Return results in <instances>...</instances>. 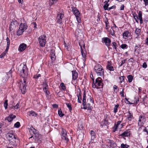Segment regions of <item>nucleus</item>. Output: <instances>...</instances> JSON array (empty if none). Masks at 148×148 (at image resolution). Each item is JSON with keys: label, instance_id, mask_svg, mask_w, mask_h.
Wrapping results in <instances>:
<instances>
[{"label": "nucleus", "instance_id": "obj_1", "mask_svg": "<svg viewBox=\"0 0 148 148\" xmlns=\"http://www.w3.org/2000/svg\"><path fill=\"white\" fill-rule=\"evenodd\" d=\"M72 11L73 14L75 16L77 20L78 23V24L77 25V27L78 30L77 29L75 31L76 35H77L78 36L79 34V31L80 32V33H82L81 29H82V25H81L80 24H79V23L81 22V19L80 17V14L79 11L75 8H73V9Z\"/></svg>", "mask_w": 148, "mask_h": 148}, {"label": "nucleus", "instance_id": "obj_2", "mask_svg": "<svg viewBox=\"0 0 148 148\" xmlns=\"http://www.w3.org/2000/svg\"><path fill=\"white\" fill-rule=\"evenodd\" d=\"M82 104L84 106V108L85 109L91 110L92 107L91 104H92L88 102V100L87 99V104L86 103V91L85 89L84 90V93L83 96Z\"/></svg>", "mask_w": 148, "mask_h": 148}, {"label": "nucleus", "instance_id": "obj_3", "mask_svg": "<svg viewBox=\"0 0 148 148\" xmlns=\"http://www.w3.org/2000/svg\"><path fill=\"white\" fill-rule=\"evenodd\" d=\"M30 132H32L34 135V136H32L29 138L30 139L33 137V138L36 141H38L40 139L41 137V136L38 133V131L35 129L34 128H32V129H31L29 130Z\"/></svg>", "mask_w": 148, "mask_h": 148}, {"label": "nucleus", "instance_id": "obj_4", "mask_svg": "<svg viewBox=\"0 0 148 148\" xmlns=\"http://www.w3.org/2000/svg\"><path fill=\"white\" fill-rule=\"evenodd\" d=\"M23 82L21 81L20 83L19 88L21 90L22 93L24 94L26 91V80L25 79H23Z\"/></svg>", "mask_w": 148, "mask_h": 148}, {"label": "nucleus", "instance_id": "obj_5", "mask_svg": "<svg viewBox=\"0 0 148 148\" xmlns=\"http://www.w3.org/2000/svg\"><path fill=\"white\" fill-rule=\"evenodd\" d=\"M61 138L62 140H64L67 143L69 141L67 134V132L63 128L62 129L61 132Z\"/></svg>", "mask_w": 148, "mask_h": 148}, {"label": "nucleus", "instance_id": "obj_6", "mask_svg": "<svg viewBox=\"0 0 148 148\" xmlns=\"http://www.w3.org/2000/svg\"><path fill=\"white\" fill-rule=\"evenodd\" d=\"M18 23L17 21L14 20L11 21L9 29L10 31L12 30H14L18 27Z\"/></svg>", "mask_w": 148, "mask_h": 148}, {"label": "nucleus", "instance_id": "obj_7", "mask_svg": "<svg viewBox=\"0 0 148 148\" xmlns=\"http://www.w3.org/2000/svg\"><path fill=\"white\" fill-rule=\"evenodd\" d=\"M27 71V66L24 65L22 70L20 71V75L23 78V79H25V78L27 75L28 74Z\"/></svg>", "mask_w": 148, "mask_h": 148}, {"label": "nucleus", "instance_id": "obj_8", "mask_svg": "<svg viewBox=\"0 0 148 148\" xmlns=\"http://www.w3.org/2000/svg\"><path fill=\"white\" fill-rule=\"evenodd\" d=\"M46 36L45 35H42L39 36L38 40L40 45L42 47H44L46 42Z\"/></svg>", "mask_w": 148, "mask_h": 148}, {"label": "nucleus", "instance_id": "obj_9", "mask_svg": "<svg viewBox=\"0 0 148 148\" xmlns=\"http://www.w3.org/2000/svg\"><path fill=\"white\" fill-rule=\"evenodd\" d=\"M102 82V79L100 77H99L96 79L95 82L97 86H101L102 87L103 86V83Z\"/></svg>", "mask_w": 148, "mask_h": 148}, {"label": "nucleus", "instance_id": "obj_10", "mask_svg": "<svg viewBox=\"0 0 148 148\" xmlns=\"http://www.w3.org/2000/svg\"><path fill=\"white\" fill-rule=\"evenodd\" d=\"M64 16V14H58L57 16V22L59 23L60 24L62 22V18Z\"/></svg>", "mask_w": 148, "mask_h": 148}, {"label": "nucleus", "instance_id": "obj_11", "mask_svg": "<svg viewBox=\"0 0 148 148\" xmlns=\"http://www.w3.org/2000/svg\"><path fill=\"white\" fill-rule=\"evenodd\" d=\"M103 40L106 46H108L110 45L111 41L110 38L105 37L103 38Z\"/></svg>", "mask_w": 148, "mask_h": 148}, {"label": "nucleus", "instance_id": "obj_12", "mask_svg": "<svg viewBox=\"0 0 148 148\" xmlns=\"http://www.w3.org/2000/svg\"><path fill=\"white\" fill-rule=\"evenodd\" d=\"M82 92L80 89L79 90V92L77 93V96L78 97L77 102L80 103H81V100H82Z\"/></svg>", "mask_w": 148, "mask_h": 148}, {"label": "nucleus", "instance_id": "obj_13", "mask_svg": "<svg viewBox=\"0 0 148 148\" xmlns=\"http://www.w3.org/2000/svg\"><path fill=\"white\" fill-rule=\"evenodd\" d=\"M144 119V116L143 115H140L139 117V120L138 124V125H141L142 123H143V121Z\"/></svg>", "mask_w": 148, "mask_h": 148}, {"label": "nucleus", "instance_id": "obj_14", "mask_svg": "<svg viewBox=\"0 0 148 148\" xmlns=\"http://www.w3.org/2000/svg\"><path fill=\"white\" fill-rule=\"evenodd\" d=\"M16 116L12 114L6 117L5 119L8 120V122H10Z\"/></svg>", "mask_w": 148, "mask_h": 148}, {"label": "nucleus", "instance_id": "obj_15", "mask_svg": "<svg viewBox=\"0 0 148 148\" xmlns=\"http://www.w3.org/2000/svg\"><path fill=\"white\" fill-rule=\"evenodd\" d=\"M50 57L52 60L54 61L55 60V51L53 50H51L50 51Z\"/></svg>", "mask_w": 148, "mask_h": 148}, {"label": "nucleus", "instance_id": "obj_16", "mask_svg": "<svg viewBox=\"0 0 148 148\" xmlns=\"http://www.w3.org/2000/svg\"><path fill=\"white\" fill-rule=\"evenodd\" d=\"M27 26L25 23H21L20 24L19 26V28L24 32L27 29Z\"/></svg>", "mask_w": 148, "mask_h": 148}, {"label": "nucleus", "instance_id": "obj_17", "mask_svg": "<svg viewBox=\"0 0 148 148\" xmlns=\"http://www.w3.org/2000/svg\"><path fill=\"white\" fill-rule=\"evenodd\" d=\"M108 145L112 147H115L116 146V144L112 140H109L108 141Z\"/></svg>", "mask_w": 148, "mask_h": 148}, {"label": "nucleus", "instance_id": "obj_18", "mask_svg": "<svg viewBox=\"0 0 148 148\" xmlns=\"http://www.w3.org/2000/svg\"><path fill=\"white\" fill-rule=\"evenodd\" d=\"M100 70H97L98 71H95L98 76H102L104 75V72L102 68L99 69Z\"/></svg>", "mask_w": 148, "mask_h": 148}, {"label": "nucleus", "instance_id": "obj_19", "mask_svg": "<svg viewBox=\"0 0 148 148\" xmlns=\"http://www.w3.org/2000/svg\"><path fill=\"white\" fill-rule=\"evenodd\" d=\"M72 79L73 80H76L78 77V74L75 71H72Z\"/></svg>", "mask_w": 148, "mask_h": 148}, {"label": "nucleus", "instance_id": "obj_20", "mask_svg": "<svg viewBox=\"0 0 148 148\" xmlns=\"http://www.w3.org/2000/svg\"><path fill=\"white\" fill-rule=\"evenodd\" d=\"M26 48V45L24 43L21 44L19 48V50L20 51H22L25 49Z\"/></svg>", "mask_w": 148, "mask_h": 148}, {"label": "nucleus", "instance_id": "obj_21", "mask_svg": "<svg viewBox=\"0 0 148 148\" xmlns=\"http://www.w3.org/2000/svg\"><path fill=\"white\" fill-rule=\"evenodd\" d=\"M101 68H102V67L100 64H97L95 66L94 69L95 71H98L97 70H100V69H99Z\"/></svg>", "mask_w": 148, "mask_h": 148}, {"label": "nucleus", "instance_id": "obj_22", "mask_svg": "<svg viewBox=\"0 0 148 148\" xmlns=\"http://www.w3.org/2000/svg\"><path fill=\"white\" fill-rule=\"evenodd\" d=\"M128 114L127 115V119L129 121H131L133 118V114L132 113H130V111H129L128 112Z\"/></svg>", "mask_w": 148, "mask_h": 148}, {"label": "nucleus", "instance_id": "obj_23", "mask_svg": "<svg viewBox=\"0 0 148 148\" xmlns=\"http://www.w3.org/2000/svg\"><path fill=\"white\" fill-rule=\"evenodd\" d=\"M129 32L128 31H125L123 34V38L125 39H126L127 38L128 35H129Z\"/></svg>", "mask_w": 148, "mask_h": 148}, {"label": "nucleus", "instance_id": "obj_24", "mask_svg": "<svg viewBox=\"0 0 148 148\" xmlns=\"http://www.w3.org/2000/svg\"><path fill=\"white\" fill-rule=\"evenodd\" d=\"M139 18L140 23L142 24L143 23V19L142 18V12L140 11H139L138 14V18Z\"/></svg>", "mask_w": 148, "mask_h": 148}, {"label": "nucleus", "instance_id": "obj_25", "mask_svg": "<svg viewBox=\"0 0 148 148\" xmlns=\"http://www.w3.org/2000/svg\"><path fill=\"white\" fill-rule=\"evenodd\" d=\"M130 134L128 132L125 131L121 134L120 136L124 138L125 137H127L130 136Z\"/></svg>", "mask_w": 148, "mask_h": 148}, {"label": "nucleus", "instance_id": "obj_26", "mask_svg": "<svg viewBox=\"0 0 148 148\" xmlns=\"http://www.w3.org/2000/svg\"><path fill=\"white\" fill-rule=\"evenodd\" d=\"M7 42V47L5 49V51H8V50L9 49L10 42V40L9 38L8 37H7L6 39Z\"/></svg>", "mask_w": 148, "mask_h": 148}, {"label": "nucleus", "instance_id": "obj_27", "mask_svg": "<svg viewBox=\"0 0 148 148\" xmlns=\"http://www.w3.org/2000/svg\"><path fill=\"white\" fill-rule=\"evenodd\" d=\"M108 1H106L104 2L105 4L103 6V8L105 10H108V8L109 4L108 3Z\"/></svg>", "mask_w": 148, "mask_h": 148}, {"label": "nucleus", "instance_id": "obj_28", "mask_svg": "<svg viewBox=\"0 0 148 148\" xmlns=\"http://www.w3.org/2000/svg\"><path fill=\"white\" fill-rule=\"evenodd\" d=\"M90 135L91 136V140H94L95 138V134L94 132L92 130H91L90 132Z\"/></svg>", "mask_w": 148, "mask_h": 148}, {"label": "nucleus", "instance_id": "obj_29", "mask_svg": "<svg viewBox=\"0 0 148 148\" xmlns=\"http://www.w3.org/2000/svg\"><path fill=\"white\" fill-rule=\"evenodd\" d=\"M79 46H80V47L82 55V57H83V58H85L86 56V54L85 53H84V52L83 50L82 49V46L80 45V42L79 43Z\"/></svg>", "mask_w": 148, "mask_h": 148}, {"label": "nucleus", "instance_id": "obj_30", "mask_svg": "<svg viewBox=\"0 0 148 148\" xmlns=\"http://www.w3.org/2000/svg\"><path fill=\"white\" fill-rule=\"evenodd\" d=\"M28 115L29 116H35L37 115V114L34 111H31L28 112Z\"/></svg>", "mask_w": 148, "mask_h": 148}, {"label": "nucleus", "instance_id": "obj_31", "mask_svg": "<svg viewBox=\"0 0 148 148\" xmlns=\"http://www.w3.org/2000/svg\"><path fill=\"white\" fill-rule=\"evenodd\" d=\"M23 32H24V31L22 30L21 29H20V28H19V29L16 32V35L18 36L21 35L23 34Z\"/></svg>", "mask_w": 148, "mask_h": 148}, {"label": "nucleus", "instance_id": "obj_32", "mask_svg": "<svg viewBox=\"0 0 148 148\" xmlns=\"http://www.w3.org/2000/svg\"><path fill=\"white\" fill-rule=\"evenodd\" d=\"M121 122L120 121H119L117 122L116 124L115 123V126L114 127V130L113 131L114 132H115L117 130L118 127L119 125L120 124Z\"/></svg>", "mask_w": 148, "mask_h": 148}, {"label": "nucleus", "instance_id": "obj_33", "mask_svg": "<svg viewBox=\"0 0 148 148\" xmlns=\"http://www.w3.org/2000/svg\"><path fill=\"white\" fill-rule=\"evenodd\" d=\"M108 63H109L108 62ZM107 68L110 71L114 70V69L113 67L111 65L109 64L107 66Z\"/></svg>", "mask_w": 148, "mask_h": 148}, {"label": "nucleus", "instance_id": "obj_34", "mask_svg": "<svg viewBox=\"0 0 148 148\" xmlns=\"http://www.w3.org/2000/svg\"><path fill=\"white\" fill-rule=\"evenodd\" d=\"M140 29L138 28H137L135 31V33L137 36L140 35Z\"/></svg>", "mask_w": 148, "mask_h": 148}, {"label": "nucleus", "instance_id": "obj_35", "mask_svg": "<svg viewBox=\"0 0 148 148\" xmlns=\"http://www.w3.org/2000/svg\"><path fill=\"white\" fill-rule=\"evenodd\" d=\"M66 105L67 106V107L69 108V110L70 111L72 110V108L71 107V103H66Z\"/></svg>", "mask_w": 148, "mask_h": 148}, {"label": "nucleus", "instance_id": "obj_36", "mask_svg": "<svg viewBox=\"0 0 148 148\" xmlns=\"http://www.w3.org/2000/svg\"><path fill=\"white\" fill-rule=\"evenodd\" d=\"M127 78L129 82H131L132 80L133 77L131 75H129L127 76Z\"/></svg>", "mask_w": 148, "mask_h": 148}, {"label": "nucleus", "instance_id": "obj_37", "mask_svg": "<svg viewBox=\"0 0 148 148\" xmlns=\"http://www.w3.org/2000/svg\"><path fill=\"white\" fill-rule=\"evenodd\" d=\"M119 105V104H117L115 106L114 109V113H116L117 112L118 108Z\"/></svg>", "mask_w": 148, "mask_h": 148}, {"label": "nucleus", "instance_id": "obj_38", "mask_svg": "<svg viewBox=\"0 0 148 148\" xmlns=\"http://www.w3.org/2000/svg\"><path fill=\"white\" fill-rule=\"evenodd\" d=\"M121 148H127L129 147V145L126 144L122 143L121 144Z\"/></svg>", "mask_w": 148, "mask_h": 148}, {"label": "nucleus", "instance_id": "obj_39", "mask_svg": "<svg viewBox=\"0 0 148 148\" xmlns=\"http://www.w3.org/2000/svg\"><path fill=\"white\" fill-rule=\"evenodd\" d=\"M20 126V123L19 122H17L14 125V127L16 128H18Z\"/></svg>", "mask_w": 148, "mask_h": 148}, {"label": "nucleus", "instance_id": "obj_40", "mask_svg": "<svg viewBox=\"0 0 148 148\" xmlns=\"http://www.w3.org/2000/svg\"><path fill=\"white\" fill-rule=\"evenodd\" d=\"M58 114L60 117H62L64 115V114L62 113V112L60 109L58 111Z\"/></svg>", "mask_w": 148, "mask_h": 148}, {"label": "nucleus", "instance_id": "obj_41", "mask_svg": "<svg viewBox=\"0 0 148 148\" xmlns=\"http://www.w3.org/2000/svg\"><path fill=\"white\" fill-rule=\"evenodd\" d=\"M126 60H124L121 61V62L119 63V66H121L123 64L125 63Z\"/></svg>", "mask_w": 148, "mask_h": 148}, {"label": "nucleus", "instance_id": "obj_42", "mask_svg": "<svg viewBox=\"0 0 148 148\" xmlns=\"http://www.w3.org/2000/svg\"><path fill=\"white\" fill-rule=\"evenodd\" d=\"M109 32L112 35H114V30L112 28L109 30Z\"/></svg>", "mask_w": 148, "mask_h": 148}, {"label": "nucleus", "instance_id": "obj_43", "mask_svg": "<svg viewBox=\"0 0 148 148\" xmlns=\"http://www.w3.org/2000/svg\"><path fill=\"white\" fill-rule=\"evenodd\" d=\"M57 1V0H49L50 3L51 5L56 3Z\"/></svg>", "mask_w": 148, "mask_h": 148}, {"label": "nucleus", "instance_id": "obj_44", "mask_svg": "<svg viewBox=\"0 0 148 148\" xmlns=\"http://www.w3.org/2000/svg\"><path fill=\"white\" fill-rule=\"evenodd\" d=\"M108 120L106 119H105L103 121V125H106L107 124H108Z\"/></svg>", "mask_w": 148, "mask_h": 148}, {"label": "nucleus", "instance_id": "obj_45", "mask_svg": "<svg viewBox=\"0 0 148 148\" xmlns=\"http://www.w3.org/2000/svg\"><path fill=\"white\" fill-rule=\"evenodd\" d=\"M60 86L61 87L62 90H64L65 89V87L64 86V84L63 83H61Z\"/></svg>", "mask_w": 148, "mask_h": 148}, {"label": "nucleus", "instance_id": "obj_46", "mask_svg": "<svg viewBox=\"0 0 148 148\" xmlns=\"http://www.w3.org/2000/svg\"><path fill=\"white\" fill-rule=\"evenodd\" d=\"M5 51V52L3 53L0 55V57L1 58H3V57H4L5 54H6V53L7 52V51Z\"/></svg>", "mask_w": 148, "mask_h": 148}, {"label": "nucleus", "instance_id": "obj_47", "mask_svg": "<svg viewBox=\"0 0 148 148\" xmlns=\"http://www.w3.org/2000/svg\"><path fill=\"white\" fill-rule=\"evenodd\" d=\"M8 100H5V102L4 103V106L5 107V109H6L7 108V106L8 105Z\"/></svg>", "mask_w": 148, "mask_h": 148}, {"label": "nucleus", "instance_id": "obj_48", "mask_svg": "<svg viewBox=\"0 0 148 148\" xmlns=\"http://www.w3.org/2000/svg\"><path fill=\"white\" fill-rule=\"evenodd\" d=\"M88 102L91 103L92 104L93 102V100H92V98L90 97V98L89 99H88Z\"/></svg>", "mask_w": 148, "mask_h": 148}, {"label": "nucleus", "instance_id": "obj_49", "mask_svg": "<svg viewBox=\"0 0 148 148\" xmlns=\"http://www.w3.org/2000/svg\"><path fill=\"white\" fill-rule=\"evenodd\" d=\"M124 76H121L119 77L120 82L121 83L124 80Z\"/></svg>", "mask_w": 148, "mask_h": 148}, {"label": "nucleus", "instance_id": "obj_50", "mask_svg": "<svg viewBox=\"0 0 148 148\" xmlns=\"http://www.w3.org/2000/svg\"><path fill=\"white\" fill-rule=\"evenodd\" d=\"M134 17L136 22L138 23V18L137 15L136 14L135 15H134Z\"/></svg>", "mask_w": 148, "mask_h": 148}, {"label": "nucleus", "instance_id": "obj_51", "mask_svg": "<svg viewBox=\"0 0 148 148\" xmlns=\"http://www.w3.org/2000/svg\"><path fill=\"white\" fill-rule=\"evenodd\" d=\"M40 76V74H37L36 75H34V78L35 79H38L39 77Z\"/></svg>", "mask_w": 148, "mask_h": 148}, {"label": "nucleus", "instance_id": "obj_52", "mask_svg": "<svg viewBox=\"0 0 148 148\" xmlns=\"http://www.w3.org/2000/svg\"><path fill=\"white\" fill-rule=\"evenodd\" d=\"M19 106V103H17V104L15 106H13V108L14 107V108L15 109H17L18 108Z\"/></svg>", "mask_w": 148, "mask_h": 148}, {"label": "nucleus", "instance_id": "obj_53", "mask_svg": "<svg viewBox=\"0 0 148 148\" xmlns=\"http://www.w3.org/2000/svg\"><path fill=\"white\" fill-rule=\"evenodd\" d=\"M8 136L10 137V138H12L13 137H14V138L15 137L14 135L11 133H8Z\"/></svg>", "mask_w": 148, "mask_h": 148}, {"label": "nucleus", "instance_id": "obj_54", "mask_svg": "<svg viewBox=\"0 0 148 148\" xmlns=\"http://www.w3.org/2000/svg\"><path fill=\"white\" fill-rule=\"evenodd\" d=\"M127 46V45L126 44H123L121 46V47L123 49H124Z\"/></svg>", "mask_w": 148, "mask_h": 148}, {"label": "nucleus", "instance_id": "obj_55", "mask_svg": "<svg viewBox=\"0 0 148 148\" xmlns=\"http://www.w3.org/2000/svg\"><path fill=\"white\" fill-rule=\"evenodd\" d=\"M113 88L114 89V92H117L115 90L116 89H118L117 86L116 85H114L113 86ZM118 90H119V89H118Z\"/></svg>", "mask_w": 148, "mask_h": 148}, {"label": "nucleus", "instance_id": "obj_56", "mask_svg": "<svg viewBox=\"0 0 148 148\" xmlns=\"http://www.w3.org/2000/svg\"><path fill=\"white\" fill-rule=\"evenodd\" d=\"M97 86V85L95 83V84L94 83V82L92 84V87L93 88H98V87H96V86Z\"/></svg>", "mask_w": 148, "mask_h": 148}, {"label": "nucleus", "instance_id": "obj_57", "mask_svg": "<svg viewBox=\"0 0 148 148\" xmlns=\"http://www.w3.org/2000/svg\"><path fill=\"white\" fill-rule=\"evenodd\" d=\"M124 90V88H123L122 89V90L121 91L120 93V95H121V96L122 97H124V91L123 90Z\"/></svg>", "mask_w": 148, "mask_h": 148}, {"label": "nucleus", "instance_id": "obj_58", "mask_svg": "<svg viewBox=\"0 0 148 148\" xmlns=\"http://www.w3.org/2000/svg\"><path fill=\"white\" fill-rule=\"evenodd\" d=\"M47 86H48L47 82H46V81H45V82H43V87H45Z\"/></svg>", "mask_w": 148, "mask_h": 148}, {"label": "nucleus", "instance_id": "obj_59", "mask_svg": "<svg viewBox=\"0 0 148 148\" xmlns=\"http://www.w3.org/2000/svg\"><path fill=\"white\" fill-rule=\"evenodd\" d=\"M112 44L113 45V46H114L113 48L116 49V43L115 42H113L112 43Z\"/></svg>", "mask_w": 148, "mask_h": 148}, {"label": "nucleus", "instance_id": "obj_60", "mask_svg": "<svg viewBox=\"0 0 148 148\" xmlns=\"http://www.w3.org/2000/svg\"><path fill=\"white\" fill-rule=\"evenodd\" d=\"M115 6H116L115 5H114L110 7H109L108 10H110L114 8L115 7Z\"/></svg>", "mask_w": 148, "mask_h": 148}, {"label": "nucleus", "instance_id": "obj_61", "mask_svg": "<svg viewBox=\"0 0 148 148\" xmlns=\"http://www.w3.org/2000/svg\"><path fill=\"white\" fill-rule=\"evenodd\" d=\"M44 92L45 93L46 95H49V92L48 90H44Z\"/></svg>", "mask_w": 148, "mask_h": 148}, {"label": "nucleus", "instance_id": "obj_62", "mask_svg": "<svg viewBox=\"0 0 148 148\" xmlns=\"http://www.w3.org/2000/svg\"><path fill=\"white\" fill-rule=\"evenodd\" d=\"M147 66V63L146 62H144L143 65V67L144 68H146Z\"/></svg>", "mask_w": 148, "mask_h": 148}, {"label": "nucleus", "instance_id": "obj_63", "mask_svg": "<svg viewBox=\"0 0 148 148\" xmlns=\"http://www.w3.org/2000/svg\"><path fill=\"white\" fill-rule=\"evenodd\" d=\"M102 147L103 148H110V147H109V146L107 145H103L102 146Z\"/></svg>", "mask_w": 148, "mask_h": 148}, {"label": "nucleus", "instance_id": "obj_64", "mask_svg": "<svg viewBox=\"0 0 148 148\" xmlns=\"http://www.w3.org/2000/svg\"><path fill=\"white\" fill-rule=\"evenodd\" d=\"M83 126L82 125H81L80 126H79V125L78 124V128L79 130H81L83 129Z\"/></svg>", "mask_w": 148, "mask_h": 148}]
</instances>
